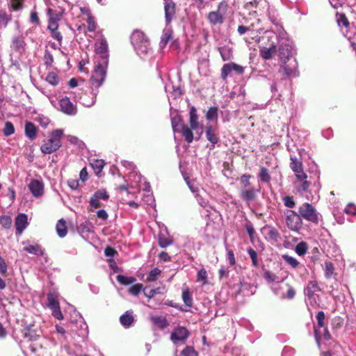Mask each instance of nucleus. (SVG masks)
I'll list each match as a JSON object with an SVG mask.
<instances>
[{
    "instance_id": "7",
    "label": "nucleus",
    "mask_w": 356,
    "mask_h": 356,
    "mask_svg": "<svg viewBox=\"0 0 356 356\" xmlns=\"http://www.w3.org/2000/svg\"><path fill=\"white\" fill-rule=\"evenodd\" d=\"M97 60L108 62V45L105 38H101L95 44Z\"/></svg>"
},
{
    "instance_id": "25",
    "label": "nucleus",
    "mask_w": 356,
    "mask_h": 356,
    "mask_svg": "<svg viewBox=\"0 0 356 356\" xmlns=\"http://www.w3.org/2000/svg\"><path fill=\"white\" fill-rule=\"evenodd\" d=\"M57 234L60 238L65 237L67 234V222L64 218L58 220L56 225Z\"/></svg>"
},
{
    "instance_id": "34",
    "label": "nucleus",
    "mask_w": 356,
    "mask_h": 356,
    "mask_svg": "<svg viewBox=\"0 0 356 356\" xmlns=\"http://www.w3.org/2000/svg\"><path fill=\"white\" fill-rule=\"evenodd\" d=\"M116 279L120 284L124 286L132 284L136 281V279L134 277H127L123 275H117Z\"/></svg>"
},
{
    "instance_id": "8",
    "label": "nucleus",
    "mask_w": 356,
    "mask_h": 356,
    "mask_svg": "<svg viewBox=\"0 0 356 356\" xmlns=\"http://www.w3.org/2000/svg\"><path fill=\"white\" fill-rule=\"evenodd\" d=\"M131 43L136 49H143L147 51L149 41L145 33L140 31H134L131 36Z\"/></svg>"
},
{
    "instance_id": "5",
    "label": "nucleus",
    "mask_w": 356,
    "mask_h": 356,
    "mask_svg": "<svg viewBox=\"0 0 356 356\" xmlns=\"http://www.w3.org/2000/svg\"><path fill=\"white\" fill-rule=\"evenodd\" d=\"M298 213L301 219H304L314 225L319 223V213L315 207L309 202H305L298 207Z\"/></svg>"
},
{
    "instance_id": "17",
    "label": "nucleus",
    "mask_w": 356,
    "mask_h": 356,
    "mask_svg": "<svg viewBox=\"0 0 356 356\" xmlns=\"http://www.w3.org/2000/svg\"><path fill=\"white\" fill-rule=\"evenodd\" d=\"M205 135L208 141H209L212 147H214L219 141L218 128L211 125H207L205 128Z\"/></svg>"
},
{
    "instance_id": "45",
    "label": "nucleus",
    "mask_w": 356,
    "mask_h": 356,
    "mask_svg": "<svg viewBox=\"0 0 356 356\" xmlns=\"http://www.w3.org/2000/svg\"><path fill=\"white\" fill-rule=\"evenodd\" d=\"M47 305L52 309L59 307V302L52 293L47 294Z\"/></svg>"
},
{
    "instance_id": "58",
    "label": "nucleus",
    "mask_w": 356,
    "mask_h": 356,
    "mask_svg": "<svg viewBox=\"0 0 356 356\" xmlns=\"http://www.w3.org/2000/svg\"><path fill=\"white\" fill-rule=\"evenodd\" d=\"M93 195L99 200L102 199L106 200L109 198V195L105 189L99 190L96 191Z\"/></svg>"
},
{
    "instance_id": "38",
    "label": "nucleus",
    "mask_w": 356,
    "mask_h": 356,
    "mask_svg": "<svg viewBox=\"0 0 356 356\" xmlns=\"http://www.w3.org/2000/svg\"><path fill=\"white\" fill-rule=\"evenodd\" d=\"M268 240L277 242L280 238V234L278 230L274 227H270L267 233Z\"/></svg>"
},
{
    "instance_id": "61",
    "label": "nucleus",
    "mask_w": 356,
    "mask_h": 356,
    "mask_svg": "<svg viewBox=\"0 0 356 356\" xmlns=\"http://www.w3.org/2000/svg\"><path fill=\"white\" fill-rule=\"evenodd\" d=\"M264 279L268 282H273L277 278V275L273 273L266 270L264 274Z\"/></svg>"
},
{
    "instance_id": "62",
    "label": "nucleus",
    "mask_w": 356,
    "mask_h": 356,
    "mask_svg": "<svg viewBox=\"0 0 356 356\" xmlns=\"http://www.w3.org/2000/svg\"><path fill=\"white\" fill-rule=\"evenodd\" d=\"M100 200L95 197L94 195L90 199V206L92 208L97 209L102 207Z\"/></svg>"
},
{
    "instance_id": "23",
    "label": "nucleus",
    "mask_w": 356,
    "mask_h": 356,
    "mask_svg": "<svg viewBox=\"0 0 356 356\" xmlns=\"http://www.w3.org/2000/svg\"><path fill=\"white\" fill-rule=\"evenodd\" d=\"M304 178H296L298 181V185L296 186V190L298 193H302L307 192L311 186V182L307 181V175L304 173Z\"/></svg>"
},
{
    "instance_id": "26",
    "label": "nucleus",
    "mask_w": 356,
    "mask_h": 356,
    "mask_svg": "<svg viewBox=\"0 0 356 356\" xmlns=\"http://www.w3.org/2000/svg\"><path fill=\"white\" fill-rule=\"evenodd\" d=\"M134 318L132 315L131 311H127L120 318V323L125 327L130 326L134 323Z\"/></svg>"
},
{
    "instance_id": "48",
    "label": "nucleus",
    "mask_w": 356,
    "mask_h": 356,
    "mask_svg": "<svg viewBox=\"0 0 356 356\" xmlns=\"http://www.w3.org/2000/svg\"><path fill=\"white\" fill-rule=\"evenodd\" d=\"M282 257H283V259L284 260V261L287 264L291 266L293 268H297L300 264L296 258L291 257L288 254H284L282 256Z\"/></svg>"
},
{
    "instance_id": "55",
    "label": "nucleus",
    "mask_w": 356,
    "mask_h": 356,
    "mask_svg": "<svg viewBox=\"0 0 356 356\" xmlns=\"http://www.w3.org/2000/svg\"><path fill=\"white\" fill-rule=\"evenodd\" d=\"M197 281L202 282L203 284H207V272L204 268H202L198 271Z\"/></svg>"
},
{
    "instance_id": "14",
    "label": "nucleus",
    "mask_w": 356,
    "mask_h": 356,
    "mask_svg": "<svg viewBox=\"0 0 356 356\" xmlns=\"http://www.w3.org/2000/svg\"><path fill=\"white\" fill-rule=\"evenodd\" d=\"M164 10L166 24H169L176 13L175 3L172 0H166L164 3Z\"/></svg>"
},
{
    "instance_id": "24",
    "label": "nucleus",
    "mask_w": 356,
    "mask_h": 356,
    "mask_svg": "<svg viewBox=\"0 0 356 356\" xmlns=\"http://www.w3.org/2000/svg\"><path fill=\"white\" fill-rule=\"evenodd\" d=\"M321 291V289L318 286V284L316 281H309L305 289V294L309 298H312L314 296L315 292Z\"/></svg>"
},
{
    "instance_id": "18",
    "label": "nucleus",
    "mask_w": 356,
    "mask_h": 356,
    "mask_svg": "<svg viewBox=\"0 0 356 356\" xmlns=\"http://www.w3.org/2000/svg\"><path fill=\"white\" fill-rule=\"evenodd\" d=\"M29 190L35 197H39L42 195L44 186L43 184L37 180L33 179L29 184Z\"/></svg>"
},
{
    "instance_id": "1",
    "label": "nucleus",
    "mask_w": 356,
    "mask_h": 356,
    "mask_svg": "<svg viewBox=\"0 0 356 356\" xmlns=\"http://www.w3.org/2000/svg\"><path fill=\"white\" fill-rule=\"evenodd\" d=\"M63 136L62 129L53 131L49 138L43 140L40 146V150L43 154H50L57 151L61 147V138Z\"/></svg>"
},
{
    "instance_id": "28",
    "label": "nucleus",
    "mask_w": 356,
    "mask_h": 356,
    "mask_svg": "<svg viewBox=\"0 0 356 356\" xmlns=\"http://www.w3.org/2000/svg\"><path fill=\"white\" fill-rule=\"evenodd\" d=\"M24 250L28 253L42 256L44 254V251L42 249L41 246L38 244L35 245H29L24 248Z\"/></svg>"
},
{
    "instance_id": "46",
    "label": "nucleus",
    "mask_w": 356,
    "mask_h": 356,
    "mask_svg": "<svg viewBox=\"0 0 356 356\" xmlns=\"http://www.w3.org/2000/svg\"><path fill=\"white\" fill-rule=\"evenodd\" d=\"M161 271L158 268H153L147 275V282H154L158 279L159 275H160Z\"/></svg>"
},
{
    "instance_id": "27",
    "label": "nucleus",
    "mask_w": 356,
    "mask_h": 356,
    "mask_svg": "<svg viewBox=\"0 0 356 356\" xmlns=\"http://www.w3.org/2000/svg\"><path fill=\"white\" fill-rule=\"evenodd\" d=\"M336 21L339 26H344L346 29H348L350 27V22L346 17V15L343 13L337 12L336 15Z\"/></svg>"
},
{
    "instance_id": "63",
    "label": "nucleus",
    "mask_w": 356,
    "mask_h": 356,
    "mask_svg": "<svg viewBox=\"0 0 356 356\" xmlns=\"http://www.w3.org/2000/svg\"><path fill=\"white\" fill-rule=\"evenodd\" d=\"M30 22L37 26L40 24V20L39 19L38 13L35 10L31 11L30 15Z\"/></svg>"
},
{
    "instance_id": "57",
    "label": "nucleus",
    "mask_w": 356,
    "mask_h": 356,
    "mask_svg": "<svg viewBox=\"0 0 356 356\" xmlns=\"http://www.w3.org/2000/svg\"><path fill=\"white\" fill-rule=\"evenodd\" d=\"M283 202L284 204V206L293 209L296 207V202L293 200V197L291 196H285L283 198Z\"/></svg>"
},
{
    "instance_id": "47",
    "label": "nucleus",
    "mask_w": 356,
    "mask_h": 356,
    "mask_svg": "<svg viewBox=\"0 0 356 356\" xmlns=\"http://www.w3.org/2000/svg\"><path fill=\"white\" fill-rule=\"evenodd\" d=\"M251 178L250 175H243L240 177V183L241 184V188H249L250 187H252L251 183L250 181V179Z\"/></svg>"
},
{
    "instance_id": "64",
    "label": "nucleus",
    "mask_w": 356,
    "mask_h": 356,
    "mask_svg": "<svg viewBox=\"0 0 356 356\" xmlns=\"http://www.w3.org/2000/svg\"><path fill=\"white\" fill-rule=\"evenodd\" d=\"M344 211L347 214L356 216V205H355L353 203H349L346 206Z\"/></svg>"
},
{
    "instance_id": "19",
    "label": "nucleus",
    "mask_w": 356,
    "mask_h": 356,
    "mask_svg": "<svg viewBox=\"0 0 356 356\" xmlns=\"http://www.w3.org/2000/svg\"><path fill=\"white\" fill-rule=\"evenodd\" d=\"M198 115L197 114V110L195 106H192L190 108L189 112V126L188 128L191 129V131L193 130H196L199 127V122H198Z\"/></svg>"
},
{
    "instance_id": "16",
    "label": "nucleus",
    "mask_w": 356,
    "mask_h": 356,
    "mask_svg": "<svg viewBox=\"0 0 356 356\" xmlns=\"http://www.w3.org/2000/svg\"><path fill=\"white\" fill-rule=\"evenodd\" d=\"M27 225V216L24 213H19V215H17L15 220L16 234L21 235L23 231L26 228Z\"/></svg>"
},
{
    "instance_id": "33",
    "label": "nucleus",
    "mask_w": 356,
    "mask_h": 356,
    "mask_svg": "<svg viewBox=\"0 0 356 356\" xmlns=\"http://www.w3.org/2000/svg\"><path fill=\"white\" fill-rule=\"evenodd\" d=\"M86 13L88 15V18H87V23H88L87 30L89 32H93V31H95V29L97 28V24H96L95 21V18L91 15V13L89 11V10L87 9L86 10Z\"/></svg>"
},
{
    "instance_id": "9",
    "label": "nucleus",
    "mask_w": 356,
    "mask_h": 356,
    "mask_svg": "<svg viewBox=\"0 0 356 356\" xmlns=\"http://www.w3.org/2000/svg\"><path fill=\"white\" fill-rule=\"evenodd\" d=\"M189 335L190 332L185 327H178L171 333L170 339L174 343L177 342L184 343Z\"/></svg>"
},
{
    "instance_id": "52",
    "label": "nucleus",
    "mask_w": 356,
    "mask_h": 356,
    "mask_svg": "<svg viewBox=\"0 0 356 356\" xmlns=\"http://www.w3.org/2000/svg\"><path fill=\"white\" fill-rule=\"evenodd\" d=\"M248 253L251 258L252 266L257 267L259 265L258 260H257V252L252 248H250L248 250Z\"/></svg>"
},
{
    "instance_id": "42",
    "label": "nucleus",
    "mask_w": 356,
    "mask_h": 356,
    "mask_svg": "<svg viewBox=\"0 0 356 356\" xmlns=\"http://www.w3.org/2000/svg\"><path fill=\"white\" fill-rule=\"evenodd\" d=\"M308 247L306 242L301 241L298 243L296 248H295V252L299 255V256H303L307 253Z\"/></svg>"
},
{
    "instance_id": "39",
    "label": "nucleus",
    "mask_w": 356,
    "mask_h": 356,
    "mask_svg": "<svg viewBox=\"0 0 356 356\" xmlns=\"http://www.w3.org/2000/svg\"><path fill=\"white\" fill-rule=\"evenodd\" d=\"M218 108L217 106L210 107L206 113V119L208 121H211L213 120H217L218 118Z\"/></svg>"
},
{
    "instance_id": "12",
    "label": "nucleus",
    "mask_w": 356,
    "mask_h": 356,
    "mask_svg": "<svg viewBox=\"0 0 356 356\" xmlns=\"http://www.w3.org/2000/svg\"><path fill=\"white\" fill-rule=\"evenodd\" d=\"M259 193V190L256 189L254 187H250L249 188H241L239 197L244 202L249 203L257 199Z\"/></svg>"
},
{
    "instance_id": "6",
    "label": "nucleus",
    "mask_w": 356,
    "mask_h": 356,
    "mask_svg": "<svg viewBox=\"0 0 356 356\" xmlns=\"http://www.w3.org/2000/svg\"><path fill=\"white\" fill-rule=\"evenodd\" d=\"M284 217L286 225L291 231L298 232L302 229L303 223L298 212L286 210Z\"/></svg>"
},
{
    "instance_id": "35",
    "label": "nucleus",
    "mask_w": 356,
    "mask_h": 356,
    "mask_svg": "<svg viewBox=\"0 0 356 356\" xmlns=\"http://www.w3.org/2000/svg\"><path fill=\"white\" fill-rule=\"evenodd\" d=\"M172 243V240L163 234L159 235V245L162 248H165Z\"/></svg>"
},
{
    "instance_id": "41",
    "label": "nucleus",
    "mask_w": 356,
    "mask_h": 356,
    "mask_svg": "<svg viewBox=\"0 0 356 356\" xmlns=\"http://www.w3.org/2000/svg\"><path fill=\"white\" fill-rule=\"evenodd\" d=\"M218 51L224 61L229 60L232 58V51L229 48L226 47H221L218 48Z\"/></svg>"
},
{
    "instance_id": "53",
    "label": "nucleus",
    "mask_w": 356,
    "mask_h": 356,
    "mask_svg": "<svg viewBox=\"0 0 356 356\" xmlns=\"http://www.w3.org/2000/svg\"><path fill=\"white\" fill-rule=\"evenodd\" d=\"M286 286H288V290L286 293L282 296V297L286 299L291 300L296 296V290L292 286H291L289 284H287Z\"/></svg>"
},
{
    "instance_id": "32",
    "label": "nucleus",
    "mask_w": 356,
    "mask_h": 356,
    "mask_svg": "<svg viewBox=\"0 0 356 356\" xmlns=\"http://www.w3.org/2000/svg\"><path fill=\"white\" fill-rule=\"evenodd\" d=\"M47 15H48V21L58 22L62 16V13L60 12H56L52 8H49L47 10Z\"/></svg>"
},
{
    "instance_id": "13",
    "label": "nucleus",
    "mask_w": 356,
    "mask_h": 356,
    "mask_svg": "<svg viewBox=\"0 0 356 356\" xmlns=\"http://www.w3.org/2000/svg\"><path fill=\"white\" fill-rule=\"evenodd\" d=\"M289 166L293 172L295 173L296 178H304V172L302 162L297 157L291 156Z\"/></svg>"
},
{
    "instance_id": "44",
    "label": "nucleus",
    "mask_w": 356,
    "mask_h": 356,
    "mask_svg": "<svg viewBox=\"0 0 356 356\" xmlns=\"http://www.w3.org/2000/svg\"><path fill=\"white\" fill-rule=\"evenodd\" d=\"M182 299L184 302V304L187 306L191 307L193 305V299L191 297V294L189 291L188 288H186L185 290L182 292Z\"/></svg>"
},
{
    "instance_id": "29",
    "label": "nucleus",
    "mask_w": 356,
    "mask_h": 356,
    "mask_svg": "<svg viewBox=\"0 0 356 356\" xmlns=\"http://www.w3.org/2000/svg\"><path fill=\"white\" fill-rule=\"evenodd\" d=\"M105 165L106 163L103 159H93L90 163V165L97 175L102 172Z\"/></svg>"
},
{
    "instance_id": "11",
    "label": "nucleus",
    "mask_w": 356,
    "mask_h": 356,
    "mask_svg": "<svg viewBox=\"0 0 356 356\" xmlns=\"http://www.w3.org/2000/svg\"><path fill=\"white\" fill-rule=\"evenodd\" d=\"M60 111L70 115H74L76 113V106L70 101L69 97H63L59 102Z\"/></svg>"
},
{
    "instance_id": "2",
    "label": "nucleus",
    "mask_w": 356,
    "mask_h": 356,
    "mask_svg": "<svg viewBox=\"0 0 356 356\" xmlns=\"http://www.w3.org/2000/svg\"><path fill=\"white\" fill-rule=\"evenodd\" d=\"M229 9V6L226 0L219 2L216 10L210 11L207 15L209 24L213 26L222 24L227 17Z\"/></svg>"
},
{
    "instance_id": "37",
    "label": "nucleus",
    "mask_w": 356,
    "mask_h": 356,
    "mask_svg": "<svg viewBox=\"0 0 356 356\" xmlns=\"http://www.w3.org/2000/svg\"><path fill=\"white\" fill-rule=\"evenodd\" d=\"M45 80L52 86H57L59 83L60 78L58 74L54 72L47 74Z\"/></svg>"
},
{
    "instance_id": "51",
    "label": "nucleus",
    "mask_w": 356,
    "mask_h": 356,
    "mask_svg": "<svg viewBox=\"0 0 356 356\" xmlns=\"http://www.w3.org/2000/svg\"><path fill=\"white\" fill-rule=\"evenodd\" d=\"M343 325V320L340 316L334 317L332 321V327L333 330H339L342 327Z\"/></svg>"
},
{
    "instance_id": "60",
    "label": "nucleus",
    "mask_w": 356,
    "mask_h": 356,
    "mask_svg": "<svg viewBox=\"0 0 356 356\" xmlns=\"http://www.w3.org/2000/svg\"><path fill=\"white\" fill-rule=\"evenodd\" d=\"M325 313L323 311H319L316 315L317 324L319 327L325 326Z\"/></svg>"
},
{
    "instance_id": "50",
    "label": "nucleus",
    "mask_w": 356,
    "mask_h": 356,
    "mask_svg": "<svg viewBox=\"0 0 356 356\" xmlns=\"http://www.w3.org/2000/svg\"><path fill=\"white\" fill-rule=\"evenodd\" d=\"M15 132V127H14V125L13 124V123L11 122H6L5 123V127L3 130V133L4 134V136H9L12 134H13Z\"/></svg>"
},
{
    "instance_id": "56",
    "label": "nucleus",
    "mask_w": 356,
    "mask_h": 356,
    "mask_svg": "<svg viewBox=\"0 0 356 356\" xmlns=\"http://www.w3.org/2000/svg\"><path fill=\"white\" fill-rule=\"evenodd\" d=\"M143 289L142 284H136L129 289V292L133 296H138Z\"/></svg>"
},
{
    "instance_id": "40",
    "label": "nucleus",
    "mask_w": 356,
    "mask_h": 356,
    "mask_svg": "<svg viewBox=\"0 0 356 356\" xmlns=\"http://www.w3.org/2000/svg\"><path fill=\"white\" fill-rule=\"evenodd\" d=\"M325 277L327 279H330L334 274V267L332 262L326 261L325 263Z\"/></svg>"
},
{
    "instance_id": "54",
    "label": "nucleus",
    "mask_w": 356,
    "mask_h": 356,
    "mask_svg": "<svg viewBox=\"0 0 356 356\" xmlns=\"http://www.w3.org/2000/svg\"><path fill=\"white\" fill-rule=\"evenodd\" d=\"M182 356H197V353L192 346H186L181 353Z\"/></svg>"
},
{
    "instance_id": "36",
    "label": "nucleus",
    "mask_w": 356,
    "mask_h": 356,
    "mask_svg": "<svg viewBox=\"0 0 356 356\" xmlns=\"http://www.w3.org/2000/svg\"><path fill=\"white\" fill-rule=\"evenodd\" d=\"M259 177L261 181L264 183L270 182L271 177L269 174L268 170L265 167H261L260 172L259 173Z\"/></svg>"
},
{
    "instance_id": "10",
    "label": "nucleus",
    "mask_w": 356,
    "mask_h": 356,
    "mask_svg": "<svg viewBox=\"0 0 356 356\" xmlns=\"http://www.w3.org/2000/svg\"><path fill=\"white\" fill-rule=\"evenodd\" d=\"M289 61L280 62V68L279 73L282 76L283 78L286 79L292 76H296V71L297 69V63L296 60L293 63H288Z\"/></svg>"
},
{
    "instance_id": "31",
    "label": "nucleus",
    "mask_w": 356,
    "mask_h": 356,
    "mask_svg": "<svg viewBox=\"0 0 356 356\" xmlns=\"http://www.w3.org/2000/svg\"><path fill=\"white\" fill-rule=\"evenodd\" d=\"M151 321L155 325L161 329H163L169 325L166 318L161 316H152Z\"/></svg>"
},
{
    "instance_id": "4",
    "label": "nucleus",
    "mask_w": 356,
    "mask_h": 356,
    "mask_svg": "<svg viewBox=\"0 0 356 356\" xmlns=\"http://www.w3.org/2000/svg\"><path fill=\"white\" fill-rule=\"evenodd\" d=\"M108 63V62L96 60L95 70L90 79V82L93 87L97 88L104 81Z\"/></svg>"
},
{
    "instance_id": "21",
    "label": "nucleus",
    "mask_w": 356,
    "mask_h": 356,
    "mask_svg": "<svg viewBox=\"0 0 356 356\" xmlns=\"http://www.w3.org/2000/svg\"><path fill=\"white\" fill-rule=\"evenodd\" d=\"M277 52V46L273 44L270 47L268 48L263 47L259 49V55L264 60H270L273 56Z\"/></svg>"
},
{
    "instance_id": "49",
    "label": "nucleus",
    "mask_w": 356,
    "mask_h": 356,
    "mask_svg": "<svg viewBox=\"0 0 356 356\" xmlns=\"http://www.w3.org/2000/svg\"><path fill=\"white\" fill-rule=\"evenodd\" d=\"M0 224L3 228L9 229L12 227V219L8 216H2L0 217Z\"/></svg>"
},
{
    "instance_id": "15",
    "label": "nucleus",
    "mask_w": 356,
    "mask_h": 356,
    "mask_svg": "<svg viewBox=\"0 0 356 356\" xmlns=\"http://www.w3.org/2000/svg\"><path fill=\"white\" fill-rule=\"evenodd\" d=\"M280 61H289L292 57V47L287 43H282L278 48Z\"/></svg>"
},
{
    "instance_id": "22",
    "label": "nucleus",
    "mask_w": 356,
    "mask_h": 356,
    "mask_svg": "<svg viewBox=\"0 0 356 356\" xmlns=\"http://www.w3.org/2000/svg\"><path fill=\"white\" fill-rule=\"evenodd\" d=\"M11 48L17 51H22L26 47V42L24 37L22 35L15 36L13 38L11 42Z\"/></svg>"
},
{
    "instance_id": "59",
    "label": "nucleus",
    "mask_w": 356,
    "mask_h": 356,
    "mask_svg": "<svg viewBox=\"0 0 356 356\" xmlns=\"http://www.w3.org/2000/svg\"><path fill=\"white\" fill-rule=\"evenodd\" d=\"M24 0H11V8L13 10H19L23 8Z\"/></svg>"
},
{
    "instance_id": "43",
    "label": "nucleus",
    "mask_w": 356,
    "mask_h": 356,
    "mask_svg": "<svg viewBox=\"0 0 356 356\" xmlns=\"http://www.w3.org/2000/svg\"><path fill=\"white\" fill-rule=\"evenodd\" d=\"M232 72V68L231 65V63L225 64L221 68V79L223 81H226L227 79V76L231 74Z\"/></svg>"
},
{
    "instance_id": "30",
    "label": "nucleus",
    "mask_w": 356,
    "mask_h": 356,
    "mask_svg": "<svg viewBox=\"0 0 356 356\" xmlns=\"http://www.w3.org/2000/svg\"><path fill=\"white\" fill-rule=\"evenodd\" d=\"M11 20L12 15L10 14H8L3 10H0V29L6 28Z\"/></svg>"
},
{
    "instance_id": "3",
    "label": "nucleus",
    "mask_w": 356,
    "mask_h": 356,
    "mask_svg": "<svg viewBox=\"0 0 356 356\" xmlns=\"http://www.w3.org/2000/svg\"><path fill=\"white\" fill-rule=\"evenodd\" d=\"M171 124L174 132L179 133L188 143H191L194 140V134L191 131L188 126L184 123L183 118L177 115L171 119Z\"/></svg>"
},
{
    "instance_id": "20",
    "label": "nucleus",
    "mask_w": 356,
    "mask_h": 356,
    "mask_svg": "<svg viewBox=\"0 0 356 356\" xmlns=\"http://www.w3.org/2000/svg\"><path fill=\"white\" fill-rule=\"evenodd\" d=\"M38 132L37 127L31 122H26L24 127L25 136L31 140L36 138Z\"/></svg>"
}]
</instances>
